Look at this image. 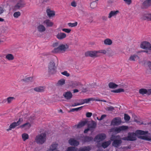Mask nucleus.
<instances>
[{"label":"nucleus","mask_w":151,"mask_h":151,"mask_svg":"<svg viewBox=\"0 0 151 151\" xmlns=\"http://www.w3.org/2000/svg\"><path fill=\"white\" fill-rule=\"evenodd\" d=\"M110 139L111 141H113L112 145L116 147L120 146L122 142V138L119 135H112Z\"/></svg>","instance_id":"obj_1"},{"label":"nucleus","mask_w":151,"mask_h":151,"mask_svg":"<svg viewBox=\"0 0 151 151\" xmlns=\"http://www.w3.org/2000/svg\"><path fill=\"white\" fill-rule=\"evenodd\" d=\"M46 135L45 133H42L37 135L35 139L36 142L38 144H42L46 140Z\"/></svg>","instance_id":"obj_2"},{"label":"nucleus","mask_w":151,"mask_h":151,"mask_svg":"<svg viewBox=\"0 0 151 151\" xmlns=\"http://www.w3.org/2000/svg\"><path fill=\"white\" fill-rule=\"evenodd\" d=\"M68 46L67 45H60L58 47L55 48L53 52L54 53L63 52H65L68 48Z\"/></svg>","instance_id":"obj_3"},{"label":"nucleus","mask_w":151,"mask_h":151,"mask_svg":"<svg viewBox=\"0 0 151 151\" xmlns=\"http://www.w3.org/2000/svg\"><path fill=\"white\" fill-rule=\"evenodd\" d=\"M137 134L134 132H129L126 137L122 138V139L125 141H134L137 139Z\"/></svg>","instance_id":"obj_4"},{"label":"nucleus","mask_w":151,"mask_h":151,"mask_svg":"<svg viewBox=\"0 0 151 151\" xmlns=\"http://www.w3.org/2000/svg\"><path fill=\"white\" fill-rule=\"evenodd\" d=\"M56 68L54 62L53 61L50 62L48 65V72L50 74H54L56 72Z\"/></svg>","instance_id":"obj_5"},{"label":"nucleus","mask_w":151,"mask_h":151,"mask_svg":"<svg viewBox=\"0 0 151 151\" xmlns=\"http://www.w3.org/2000/svg\"><path fill=\"white\" fill-rule=\"evenodd\" d=\"M25 5V4L23 0H19L13 7V9L14 11H16L24 7Z\"/></svg>","instance_id":"obj_6"},{"label":"nucleus","mask_w":151,"mask_h":151,"mask_svg":"<svg viewBox=\"0 0 151 151\" xmlns=\"http://www.w3.org/2000/svg\"><path fill=\"white\" fill-rule=\"evenodd\" d=\"M23 119L20 118L17 122H14L12 123L9 126L8 129H7V131H8L11 130L12 129L15 128L17 126L19 125L23 122Z\"/></svg>","instance_id":"obj_7"},{"label":"nucleus","mask_w":151,"mask_h":151,"mask_svg":"<svg viewBox=\"0 0 151 151\" xmlns=\"http://www.w3.org/2000/svg\"><path fill=\"white\" fill-rule=\"evenodd\" d=\"M86 57H90L91 58H96L99 57L97 51H88L85 53Z\"/></svg>","instance_id":"obj_8"},{"label":"nucleus","mask_w":151,"mask_h":151,"mask_svg":"<svg viewBox=\"0 0 151 151\" xmlns=\"http://www.w3.org/2000/svg\"><path fill=\"white\" fill-rule=\"evenodd\" d=\"M140 47L144 49H147L150 51L151 50V44L147 41H144L141 42Z\"/></svg>","instance_id":"obj_9"},{"label":"nucleus","mask_w":151,"mask_h":151,"mask_svg":"<svg viewBox=\"0 0 151 151\" xmlns=\"http://www.w3.org/2000/svg\"><path fill=\"white\" fill-rule=\"evenodd\" d=\"M128 128V126L123 125L115 128L114 129V131L117 133H119L122 131H126L127 130Z\"/></svg>","instance_id":"obj_10"},{"label":"nucleus","mask_w":151,"mask_h":151,"mask_svg":"<svg viewBox=\"0 0 151 151\" xmlns=\"http://www.w3.org/2000/svg\"><path fill=\"white\" fill-rule=\"evenodd\" d=\"M121 119L119 117H115L111 121V124L113 126L120 124L121 123Z\"/></svg>","instance_id":"obj_11"},{"label":"nucleus","mask_w":151,"mask_h":151,"mask_svg":"<svg viewBox=\"0 0 151 151\" xmlns=\"http://www.w3.org/2000/svg\"><path fill=\"white\" fill-rule=\"evenodd\" d=\"M106 138V135L104 133L99 134L96 135L94 139L95 141L97 140L102 141Z\"/></svg>","instance_id":"obj_12"},{"label":"nucleus","mask_w":151,"mask_h":151,"mask_svg":"<svg viewBox=\"0 0 151 151\" xmlns=\"http://www.w3.org/2000/svg\"><path fill=\"white\" fill-rule=\"evenodd\" d=\"M139 93L142 95L146 94L149 95L151 94V89L147 90L145 88H141L139 90Z\"/></svg>","instance_id":"obj_13"},{"label":"nucleus","mask_w":151,"mask_h":151,"mask_svg":"<svg viewBox=\"0 0 151 151\" xmlns=\"http://www.w3.org/2000/svg\"><path fill=\"white\" fill-rule=\"evenodd\" d=\"M151 6V0H145L142 3V7L143 9H147Z\"/></svg>","instance_id":"obj_14"},{"label":"nucleus","mask_w":151,"mask_h":151,"mask_svg":"<svg viewBox=\"0 0 151 151\" xmlns=\"http://www.w3.org/2000/svg\"><path fill=\"white\" fill-rule=\"evenodd\" d=\"M68 142L70 145L75 146H77L79 144V142L74 138H70L68 140Z\"/></svg>","instance_id":"obj_15"},{"label":"nucleus","mask_w":151,"mask_h":151,"mask_svg":"<svg viewBox=\"0 0 151 151\" xmlns=\"http://www.w3.org/2000/svg\"><path fill=\"white\" fill-rule=\"evenodd\" d=\"M64 98L67 100H70L72 97L73 95L70 91H68L64 92L63 94Z\"/></svg>","instance_id":"obj_16"},{"label":"nucleus","mask_w":151,"mask_h":151,"mask_svg":"<svg viewBox=\"0 0 151 151\" xmlns=\"http://www.w3.org/2000/svg\"><path fill=\"white\" fill-rule=\"evenodd\" d=\"M42 23L47 27H52L54 24L49 19L43 21Z\"/></svg>","instance_id":"obj_17"},{"label":"nucleus","mask_w":151,"mask_h":151,"mask_svg":"<svg viewBox=\"0 0 151 151\" xmlns=\"http://www.w3.org/2000/svg\"><path fill=\"white\" fill-rule=\"evenodd\" d=\"M119 13V10L111 11L109 14L108 17L109 19H110L112 17H116Z\"/></svg>","instance_id":"obj_18"},{"label":"nucleus","mask_w":151,"mask_h":151,"mask_svg":"<svg viewBox=\"0 0 151 151\" xmlns=\"http://www.w3.org/2000/svg\"><path fill=\"white\" fill-rule=\"evenodd\" d=\"M66 37V35L64 32L58 33L56 35L57 38L59 40H61L65 38Z\"/></svg>","instance_id":"obj_19"},{"label":"nucleus","mask_w":151,"mask_h":151,"mask_svg":"<svg viewBox=\"0 0 151 151\" xmlns=\"http://www.w3.org/2000/svg\"><path fill=\"white\" fill-rule=\"evenodd\" d=\"M91 149V146L88 145L80 148L78 150V151H90Z\"/></svg>","instance_id":"obj_20"},{"label":"nucleus","mask_w":151,"mask_h":151,"mask_svg":"<svg viewBox=\"0 0 151 151\" xmlns=\"http://www.w3.org/2000/svg\"><path fill=\"white\" fill-rule=\"evenodd\" d=\"M93 139V138L92 137L86 136L83 137V141L84 142H88L92 141Z\"/></svg>","instance_id":"obj_21"},{"label":"nucleus","mask_w":151,"mask_h":151,"mask_svg":"<svg viewBox=\"0 0 151 151\" xmlns=\"http://www.w3.org/2000/svg\"><path fill=\"white\" fill-rule=\"evenodd\" d=\"M46 12L49 17H52L55 15V12L54 11L51 10L50 9H47Z\"/></svg>","instance_id":"obj_22"},{"label":"nucleus","mask_w":151,"mask_h":151,"mask_svg":"<svg viewBox=\"0 0 151 151\" xmlns=\"http://www.w3.org/2000/svg\"><path fill=\"white\" fill-rule=\"evenodd\" d=\"M81 86L82 85L80 82L76 81L73 82L71 84V86L73 88H78Z\"/></svg>","instance_id":"obj_23"},{"label":"nucleus","mask_w":151,"mask_h":151,"mask_svg":"<svg viewBox=\"0 0 151 151\" xmlns=\"http://www.w3.org/2000/svg\"><path fill=\"white\" fill-rule=\"evenodd\" d=\"M38 30L40 32H43L45 31L46 29L44 26L42 25H39L37 27Z\"/></svg>","instance_id":"obj_24"},{"label":"nucleus","mask_w":151,"mask_h":151,"mask_svg":"<svg viewBox=\"0 0 151 151\" xmlns=\"http://www.w3.org/2000/svg\"><path fill=\"white\" fill-rule=\"evenodd\" d=\"M31 125L29 122L24 124L20 126V127L21 128H25V129H28L31 127Z\"/></svg>","instance_id":"obj_25"},{"label":"nucleus","mask_w":151,"mask_h":151,"mask_svg":"<svg viewBox=\"0 0 151 151\" xmlns=\"http://www.w3.org/2000/svg\"><path fill=\"white\" fill-rule=\"evenodd\" d=\"M148 131H145L140 130H137L136 131L135 133L139 135H145L148 133Z\"/></svg>","instance_id":"obj_26"},{"label":"nucleus","mask_w":151,"mask_h":151,"mask_svg":"<svg viewBox=\"0 0 151 151\" xmlns=\"http://www.w3.org/2000/svg\"><path fill=\"white\" fill-rule=\"evenodd\" d=\"M45 88L44 86H39L34 88V90L37 92H42L44 91Z\"/></svg>","instance_id":"obj_27"},{"label":"nucleus","mask_w":151,"mask_h":151,"mask_svg":"<svg viewBox=\"0 0 151 151\" xmlns=\"http://www.w3.org/2000/svg\"><path fill=\"white\" fill-rule=\"evenodd\" d=\"M15 99V98L13 97H8L6 99L4 100V101L5 102L6 101H7V103L10 104L13 100Z\"/></svg>","instance_id":"obj_28"},{"label":"nucleus","mask_w":151,"mask_h":151,"mask_svg":"<svg viewBox=\"0 0 151 151\" xmlns=\"http://www.w3.org/2000/svg\"><path fill=\"white\" fill-rule=\"evenodd\" d=\"M97 124L96 122L93 121H92L91 123L88 126V127L89 128H95Z\"/></svg>","instance_id":"obj_29"},{"label":"nucleus","mask_w":151,"mask_h":151,"mask_svg":"<svg viewBox=\"0 0 151 151\" xmlns=\"http://www.w3.org/2000/svg\"><path fill=\"white\" fill-rule=\"evenodd\" d=\"M112 43V41L110 39L107 38L104 41V44L106 45H111Z\"/></svg>","instance_id":"obj_30"},{"label":"nucleus","mask_w":151,"mask_h":151,"mask_svg":"<svg viewBox=\"0 0 151 151\" xmlns=\"http://www.w3.org/2000/svg\"><path fill=\"white\" fill-rule=\"evenodd\" d=\"M65 80L64 79H62L58 81L56 85L58 86H61L65 84Z\"/></svg>","instance_id":"obj_31"},{"label":"nucleus","mask_w":151,"mask_h":151,"mask_svg":"<svg viewBox=\"0 0 151 151\" xmlns=\"http://www.w3.org/2000/svg\"><path fill=\"white\" fill-rule=\"evenodd\" d=\"M111 142L110 141H108L104 142L102 143V147L104 148L107 147L110 144Z\"/></svg>","instance_id":"obj_32"},{"label":"nucleus","mask_w":151,"mask_h":151,"mask_svg":"<svg viewBox=\"0 0 151 151\" xmlns=\"http://www.w3.org/2000/svg\"><path fill=\"white\" fill-rule=\"evenodd\" d=\"M58 145V144L56 143H53L52 144V145L50 147V150L53 151L54 150H55Z\"/></svg>","instance_id":"obj_33"},{"label":"nucleus","mask_w":151,"mask_h":151,"mask_svg":"<svg viewBox=\"0 0 151 151\" xmlns=\"http://www.w3.org/2000/svg\"><path fill=\"white\" fill-rule=\"evenodd\" d=\"M117 85L113 82H110L109 84V88H115L118 87Z\"/></svg>","instance_id":"obj_34"},{"label":"nucleus","mask_w":151,"mask_h":151,"mask_svg":"<svg viewBox=\"0 0 151 151\" xmlns=\"http://www.w3.org/2000/svg\"><path fill=\"white\" fill-rule=\"evenodd\" d=\"M22 137L23 140L24 141H25L29 139V136L28 134L24 133L22 134Z\"/></svg>","instance_id":"obj_35"},{"label":"nucleus","mask_w":151,"mask_h":151,"mask_svg":"<svg viewBox=\"0 0 151 151\" xmlns=\"http://www.w3.org/2000/svg\"><path fill=\"white\" fill-rule=\"evenodd\" d=\"M137 58H139V57L136 55H131L129 58V60L130 61H135V59Z\"/></svg>","instance_id":"obj_36"},{"label":"nucleus","mask_w":151,"mask_h":151,"mask_svg":"<svg viewBox=\"0 0 151 151\" xmlns=\"http://www.w3.org/2000/svg\"><path fill=\"white\" fill-rule=\"evenodd\" d=\"M6 58L9 60H12L14 59L13 55L11 54H7L6 56Z\"/></svg>","instance_id":"obj_37"},{"label":"nucleus","mask_w":151,"mask_h":151,"mask_svg":"<svg viewBox=\"0 0 151 151\" xmlns=\"http://www.w3.org/2000/svg\"><path fill=\"white\" fill-rule=\"evenodd\" d=\"M77 148L75 147H68L67 151H77Z\"/></svg>","instance_id":"obj_38"},{"label":"nucleus","mask_w":151,"mask_h":151,"mask_svg":"<svg viewBox=\"0 0 151 151\" xmlns=\"http://www.w3.org/2000/svg\"><path fill=\"white\" fill-rule=\"evenodd\" d=\"M124 90L122 88H119L118 89H116L111 91V92L115 93H118L121 92H124Z\"/></svg>","instance_id":"obj_39"},{"label":"nucleus","mask_w":151,"mask_h":151,"mask_svg":"<svg viewBox=\"0 0 151 151\" xmlns=\"http://www.w3.org/2000/svg\"><path fill=\"white\" fill-rule=\"evenodd\" d=\"M81 105L85 103H88V99H82L79 100Z\"/></svg>","instance_id":"obj_40"},{"label":"nucleus","mask_w":151,"mask_h":151,"mask_svg":"<svg viewBox=\"0 0 151 151\" xmlns=\"http://www.w3.org/2000/svg\"><path fill=\"white\" fill-rule=\"evenodd\" d=\"M83 106H81V107L75 108H73L70 109V111H69V112H74V111H78V110H81V109L83 108Z\"/></svg>","instance_id":"obj_41"},{"label":"nucleus","mask_w":151,"mask_h":151,"mask_svg":"<svg viewBox=\"0 0 151 151\" xmlns=\"http://www.w3.org/2000/svg\"><path fill=\"white\" fill-rule=\"evenodd\" d=\"M86 20L87 22L91 23L93 21V17L91 16H88L86 19Z\"/></svg>","instance_id":"obj_42"},{"label":"nucleus","mask_w":151,"mask_h":151,"mask_svg":"<svg viewBox=\"0 0 151 151\" xmlns=\"http://www.w3.org/2000/svg\"><path fill=\"white\" fill-rule=\"evenodd\" d=\"M138 138L142 139H144L149 141L151 140V138L148 137L146 136H140L138 137Z\"/></svg>","instance_id":"obj_43"},{"label":"nucleus","mask_w":151,"mask_h":151,"mask_svg":"<svg viewBox=\"0 0 151 151\" xmlns=\"http://www.w3.org/2000/svg\"><path fill=\"white\" fill-rule=\"evenodd\" d=\"M98 54L99 55V57L101 55L100 53H102L103 54H106V51L104 50H100L97 51Z\"/></svg>","instance_id":"obj_44"},{"label":"nucleus","mask_w":151,"mask_h":151,"mask_svg":"<svg viewBox=\"0 0 151 151\" xmlns=\"http://www.w3.org/2000/svg\"><path fill=\"white\" fill-rule=\"evenodd\" d=\"M21 15V13L19 12H16L13 14V16L14 18H17Z\"/></svg>","instance_id":"obj_45"},{"label":"nucleus","mask_w":151,"mask_h":151,"mask_svg":"<svg viewBox=\"0 0 151 151\" xmlns=\"http://www.w3.org/2000/svg\"><path fill=\"white\" fill-rule=\"evenodd\" d=\"M130 119V116L127 114H124V119L126 121H128Z\"/></svg>","instance_id":"obj_46"},{"label":"nucleus","mask_w":151,"mask_h":151,"mask_svg":"<svg viewBox=\"0 0 151 151\" xmlns=\"http://www.w3.org/2000/svg\"><path fill=\"white\" fill-rule=\"evenodd\" d=\"M33 79V77H30L26 78L23 79V81L25 82L32 81Z\"/></svg>","instance_id":"obj_47"},{"label":"nucleus","mask_w":151,"mask_h":151,"mask_svg":"<svg viewBox=\"0 0 151 151\" xmlns=\"http://www.w3.org/2000/svg\"><path fill=\"white\" fill-rule=\"evenodd\" d=\"M78 24V23L77 22H75L74 23H68V24L69 27H74L76 26Z\"/></svg>","instance_id":"obj_48"},{"label":"nucleus","mask_w":151,"mask_h":151,"mask_svg":"<svg viewBox=\"0 0 151 151\" xmlns=\"http://www.w3.org/2000/svg\"><path fill=\"white\" fill-rule=\"evenodd\" d=\"M85 123L84 122H80L77 125V128L81 127L85 125Z\"/></svg>","instance_id":"obj_49"},{"label":"nucleus","mask_w":151,"mask_h":151,"mask_svg":"<svg viewBox=\"0 0 151 151\" xmlns=\"http://www.w3.org/2000/svg\"><path fill=\"white\" fill-rule=\"evenodd\" d=\"M148 14H143L142 15L141 19L144 20H147Z\"/></svg>","instance_id":"obj_50"},{"label":"nucleus","mask_w":151,"mask_h":151,"mask_svg":"<svg viewBox=\"0 0 151 151\" xmlns=\"http://www.w3.org/2000/svg\"><path fill=\"white\" fill-rule=\"evenodd\" d=\"M88 103L91 101H101L100 99H95V98H90L88 99Z\"/></svg>","instance_id":"obj_51"},{"label":"nucleus","mask_w":151,"mask_h":151,"mask_svg":"<svg viewBox=\"0 0 151 151\" xmlns=\"http://www.w3.org/2000/svg\"><path fill=\"white\" fill-rule=\"evenodd\" d=\"M61 74L66 77H69L70 76V74L68 73L67 71H65L63 72H61Z\"/></svg>","instance_id":"obj_52"},{"label":"nucleus","mask_w":151,"mask_h":151,"mask_svg":"<svg viewBox=\"0 0 151 151\" xmlns=\"http://www.w3.org/2000/svg\"><path fill=\"white\" fill-rule=\"evenodd\" d=\"M114 107L112 106H110L109 107H107L106 109V110L108 111H113L114 110Z\"/></svg>","instance_id":"obj_53"},{"label":"nucleus","mask_w":151,"mask_h":151,"mask_svg":"<svg viewBox=\"0 0 151 151\" xmlns=\"http://www.w3.org/2000/svg\"><path fill=\"white\" fill-rule=\"evenodd\" d=\"M62 30L67 33H69L71 31V30L70 29L67 28L63 29Z\"/></svg>","instance_id":"obj_54"},{"label":"nucleus","mask_w":151,"mask_h":151,"mask_svg":"<svg viewBox=\"0 0 151 151\" xmlns=\"http://www.w3.org/2000/svg\"><path fill=\"white\" fill-rule=\"evenodd\" d=\"M96 6V3L95 2H92L90 4V6L92 8H94Z\"/></svg>","instance_id":"obj_55"},{"label":"nucleus","mask_w":151,"mask_h":151,"mask_svg":"<svg viewBox=\"0 0 151 151\" xmlns=\"http://www.w3.org/2000/svg\"><path fill=\"white\" fill-rule=\"evenodd\" d=\"M125 3L128 5H130L132 3V0H123Z\"/></svg>","instance_id":"obj_56"},{"label":"nucleus","mask_w":151,"mask_h":151,"mask_svg":"<svg viewBox=\"0 0 151 151\" xmlns=\"http://www.w3.org/2000/svg\"><path fill=\"white\" fill-rule=\"evenodd\" d=\"M106 115L105 114H103L101 116L100 118L98 119V117H97V119L99 121H101L103 120L105 117L106 116Z\"/></svg>","instance_id":"obj_57"},{"label":"nucleus","mask_w":151,"mask_h":151,"mask_svg":"<svg viewBox=\"0 0 151 151\" xmlns=\"http://www.w3.org/2000/svg\"><path fill=\"white\" fill-rule=\"evenodd\" d=\"M71 5L73 7H75L77 6V4L75 1H73L71 2Z\"/></svg>","instance_id":"obj_58"},{"label":"nucleus","mask_w":151,"mask_h":151,"mask_svg":"<svg viewBox=\"0 0 151 151\" xmlns=\"http://www.w3.org/2000/svg\"><path fill=\"white\" fill-rule=\"evenodd\" d=\"M92 115V113L91 112H87L86 113V116L87 117L89 118Z\"/></svg>","instance_id":"obj_59"},{"label":"nucleus","mask_w":151,"mask_h":151,"mask_svg":"<svg viewBox=\"0 0 151 151\" xmlns=\"http://www.w3.org/2000/svg\"><path fill=\"white\" fill-rule=\"evenodd\" d=\"M80 105H81L80 103H75L74 104H72L71 106L73 107H74Z\"/></svg>","instance_id":"obj_60"},{"label":"nucleus","mask_w":151,"mask_h":151,"mask_svg":"<svg viewBox=\"0 0 151 151\" xmlns=\"http://www.w3.org/2000/svg\"><path fill=\"white\" fill-rule=\"evenodd\" d=\"M148 21L151 20V14H148V17L147 18V20Z\"/></svg>","instance_id":"obj_61"},{"label":"nucleus","mask_w":151,"mask_h":151,"mask_svg":"<svg viewBox=\"0 0 151 151\" xmlns=\"http://www.w3.org/2000/svg\"><path fill=\"white\" fill-rule=\"evenodd\" d=\"M137 122L139 124L141 125V124H144L145 125H146L147 124L146 123H144L142 122H140L139 121H137Z\"/></svg>","instance_id":"obj_62"},{"label":"nucleus","mask_w":151,"mask_h":151,"mask_svg":"<svg viewBox=\"0 0 151 151\" xmlns=\"http://www.w3.org/2000/svg\"><path fill=\"white\" fill-rule=\"evenodd\" d=\"M4 12L3 7L0 6V14Z\"/></svg>","instance_id":"obj_63"},{"label":"nucleus","mask_w":151,"mask_h":151,"mask_svg":"<svg viewBox=\"0 0 151 151\" xmlns=\"http://www.w3.org/2000/svg\"><path fill=\"white\" fill-rule=\"evenodd\" d=\"M147 65L150 69L151 70V62L150 61L148 62Z\"/></svg>","instance_id":"obj_64"}]
</instances>
